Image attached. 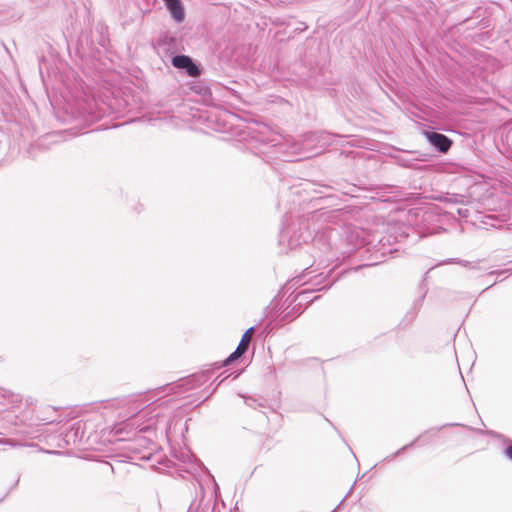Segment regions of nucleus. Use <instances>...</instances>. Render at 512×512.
Instances as JSON below:
<instances>
[{
    "instance_id": "7",
    "label": "nucleus",
    "mask_w": 512,
    "mask_h": 512,
    "mask_svg": "<svg viewBox=\"0 0 512 512\" xmlns=\"http://www.w3.org/2000/svg\"><path fill=\"white\" fill-rule=\"evenodd\" d=\"M314 137H315V135L311 134V135L307 136L306 139L303 140L302 142H294L290 147L291 152L294 154H300L303 151L307 150L309 148L308 141Z\"/></svg>"
},
{
    "instance_id": "6",
    "label": "nucleus",
    "mask_w": 512,
    "mask_h": 512,
    "mask_svg": "<svg viewBox=\"0 0 512 512\" xmlns=\"http://www.w3.org/2000/svg\"><path fill=\"white\" fill-rule=\"evenodd\" d=\"M397 250L398 248L393 243H391L390 236L388 238L383 237L378 242L377 251L380 252L383 256L396 252Z\"/></svg>"
},
{
    "instance_id": "15",
    "label": "nucleus",
    "mask_w": 512,
    "mask_h": 512,
    "mask_svg": "<svg viewBox=\"0 0 512 512\" xmlns=\"http://www.w3.org/2000/svg\"><path fill=\"white\" fill-rule=\"evenodd\" d=\"M459 263L464 265V266H468L469 265V262H467V261H459Z\"/></svg>"
},
{
    "instance_id": "1",
    "label": "nucleus",
    "mask_w": 512,
    "mask_h": 512,
    "mask_svg": "<svg viewBox=\"0 0 512 512\" xmlns=\"http://www.w3.org/2000/svg\"><path fill=\"white\" fill-rule=\"evenodd\" d=\"M327 218V214L322 212L300 216L281 230L280 245L293 250L313 240L314 245L324 254L326 261L345 259L360 246L358 234L348 227L338 230L329 225L323 226Z\"/></svg>"
},
{
    "instance_id": "14",
    "label": "nucleus",
    "mask_w": 512,
    "mask_h": 512,
    "mask_svg": "<svg viewBox=\"0 0 512 512\" xmlns=\"http://www.w3.org/2000/svg\"><path fill=\"white\" fill-rule=\"evenodd\" d=\"M124 403H125V401H124V400H114V401H112V402H111V405H112V406L120 407V406H122Z\"/></svg>"
},
{
    "instance_id": "12",
    "label": "nucleus",
    "mask_w": 512,
    "mask_h": 512,
    "mask_svg": "<svg viewBox=\"0 0 512 512\" xmlns=\"http://www.w3.org/2000/svg\"><path fill=\"white\" fill-rule=\"evenodd\" d=\"M245 403H246L249 407L254 408V409H255V408H256V406H257V401H256L255 399H252V398H246V399H245Z\"/></svg>"
},
{
    "instance_id": "4",
    "label": "nucleus",
    "mask_w": 512,
    "mask_h": 512,
    "mask_svg": "<svg viewBox=\"0 0 512 512\" xmlns=\"http://www.w3.org/2000/svg\"><path fill=\"white\" fill-rule=\"evenodd\" d=\"M325 280H326V276H324L322 273L317 275L315 277V280H314L313 284H312L315 288H313V289L307 288V289H304V290H302L301 292H299L297 294L296 300H298V303L302 304L303 301H309L308 298H309V294L311 292L319 291V290L327 287L328 286L327 284H323V282Z\"/></svg>"
},
{
    "instance_id": "9",
    "label": "nucleus",
    "mask_w": 512,
    "mask_h": 512,
    "mask_svg": "<svg viewBox=\"0 0 512 512\" xmlns=\"http://www.w3.org/2000/svg\"><path fill=\"white\" fill-rule=\"evenodd\" d=\"M254 332V328L253 327H250L249 329L246 330V332L243 334L241 340H240V343L238 344V350H242L244 352L247 351L249 345H250V341H251V335L252 333Z\"/></svg>"
},
{
    "instance_id": "10",
    "label": "nucleus",
    "mask_w": 512,
    "mask_h": 512,
    "mask_svg": "<svg viewBox=\"0 0 512 512\" xmlns=\"http://www.w3.org/2000/svg\"><path fill=\"white\" fill-rule=\"evenodd\" d=\"M245 352L242 351V350H238V347L236 348V350L231 353L229 355V357H227L225 359V361L223 362L222 366H227L229 364H231L233 361L237 360L238 358H240Z\"/></svg>"
},
{
    "instance_id": "2",
    "label": "nucleus",
    "mask_w": 512,
    "mask_h": 512,
    "mask_svg": "<svg viewBox=\"0 0 512 512\" xmlns=\"http://www.w3.org/2000/svg\"><path fill=\"white\" fill-rule=\"evenodd\" d=\"M172 64L174 67L183 69L191 77H197L200 75V68L192 61L189 56L176 55L172 58Z\"/></svg>"
},
{
    "instance_id": "11",
    "label": "nucleus",
    "mask_w": 512,
    "mask_h": 512,
    "mask_svg": "<svg viewBox=\"0 0 512 512\" xmlns=\"http://www.w3.org/2000/svg\"><path fill=\"white\" fill-rule=\"evenodd\" d=\"M419 438H416L414 441H412L411 443L403 446L401 449H399L395 454L392 455V457H394L395 455H399L401 454L403 451H405L406 449L412 447L417 441H418Z\"/></svg>"
},
{
    "instance_id": "3",
    "label": "nucleus",
    "mask_w": 512,
    "mask_h": 512,
    "mask_svg": "<svg viewBox=\"0 0 512 512\" xmlns=\"http://www.w3.org/2000/svg\"><path fill=\"white\" fill-rule=\"evenodd\" d=\"M429 142L440 152H447L452 144V141L445 135L438 132L427 133Z\"/></svg>"
},
{
    "instance_id": "13",
    "label": "nucleus",
    "mask_w": 512,
    "mask_h": 512,
    "mask_svg": "<svg viewBox=\"0 0 512 512\" xmlns=\"http://www.w3.org/2000/svg\"><path fill=\"white\" fill-rule=\"evenodd\" d=\"M505 454L508 458L512 460V444L506 448Z\"/></svg>"
},
{
    "instance_id": "16",
    "label": "nucleus",
    "mask_w": 512,
    "mask_h": 512,
    "mask_svg": "<svg viewBox=\"0 0 512 512\" xmlns=\"http://www.w3.org/2000/svg\"><path fill=\"white\" fill-rule=\"evenodd\" d=\"M4 441H5V440H0V442H1V443H2V442H4Z\"/></svg>"
},
{
    "instance_id": "5",
    "label": "nucleus",
    "mask_w": 512,
    "mask_h": 512,
    "mask_svg": "<svg viewBox=\"0 0 512 512\" xmlns=\"http://www.w3.org/2000/svg\"><path fill=\"white\" fill-rule=\"evenodd\" d=\"M167 9L172 18L177 22H182L185 18L184 9L180 0H164Z\"/></svg>"
},
{
    "instance_id": "8",
    "label": "nucleus",
    "mask_w": 512,
    "mask_h": 512,
    "mask_svg": "<svg viewBox=\"0 0 512 512\" xmlns=\"http://www.w3.org/2000/svg\"><path fill=\"white\" fill-rule=\"evenodd\" d=\"M206 373L194 375L192 378L185 380L183 385H187L188 389L195 388L206 381Z\"/></svg>"
}]
</instances>
